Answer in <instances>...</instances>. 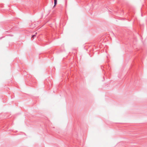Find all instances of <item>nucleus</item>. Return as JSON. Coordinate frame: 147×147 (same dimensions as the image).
Wrapping results in <instances>:
<instances>
[{"instance_id": "1", "label": "nucleus", "mask_w": 147, "mask_h": 147, "mask_svg": "<svg viewBox=\"0 0 147 147\" xmlns=\"http://www.w3.org/2000/svg\"><path fill=\"white\" fill-rule=\"evenodd\" d=\"M54 5L53 7H54L56 5H57V0H54Z\"/></svg>"}, {"instance_id": "2", "label": "nucleus", "mask_w": 147, "mask_h": 147, "mask_svg": "<svg viewBox=\"0 0 147 147\" xmlns=\"http://www.w3.org/2000/svg\"><path fill=\"white\" fill-rule=\"evenodd\" d=\"M36 34H37V33H36L35 34H34V35H32V38H33L32 40H33L34 39V37L36 36Z\"/></svg>"}, {"instance_id": "3", "label": "nucleus", "mask_w": 147, "mask_h": 147, "mask_svg": "<svg viewBox=\"0 0 147 147\" xmlns=\"http://www.w3.org/2000/svg\"><path fill=\"white\" fill-rule=\"evenodd\" d=\"M4 37H1L0 38V40H1Z\"/></svg>"}]
</instances>
